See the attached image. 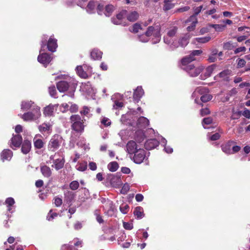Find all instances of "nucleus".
I'll return each instance as SVG.
<instances>
[{"instance_id":"nucleus-1","label":"nucleus","mask_w":250,"mask_h":250,"mask_svg":"<svg viewBox=\"0 0 250 250\" xmlns=\"http://www.w3.org/2000/svg\"><path fill=\"white\" fill-rule=\"evenodd\" d=\"M71 128L77 133H82L84 131L83 121L79 115H73L70 118Z\"/></svg>"},{"instance_id":"nucleus-2","label":"nucleus","mask_w":250,"mask_h":250,"mask_svg":"<svg viewBox=\"0 0 250 250\" xmlns=\"http://www.w3.org/2000/svg\"><path fill=\"white\" fill-rule=\"evenodd\" d=\"M40 107H36L35 109H32L31 111L25 113L21 116V118L24 121H30L36 120L41 116Z\"/></svg>"},{"instance_id":"nucleus-3","label":"nucleus","mask_w":250,"mask_h":250,"mask_svg":"<svg viewBox=\"0 0 250 250\" xmlns=\"http://www.w3.org/2000/svg\"><path fill=\"white\" fill-rule=\"evenodd\" d=\"M202 53L201 50H195L191 52L190 54L184 58L181 61V67L183 68V67L186 66H189L190 63L195 60V56H199Z\"/></svg>"},{"instance_id":"nucleus-4","label":"nucleus","mask_w":250,"mask_h":250,"mask_svg":"<svg viewBox=\"0 0 250 250\" xmlns=\"http://www.w3.org/2000/svg\"><path fill=\"white\" fill-rule=\"evenodd\" d=\"M160 30L161 28L160 26L159 25L155 24L153 26H149L145 33L147 36H149V37L153 36L157 40L156 42H157L160 41L161 36Z\"/></svg>"},{"instance_id":"nucleus-5","label":"nucleus","mask_w":250,"mask_h":250,"mask_svg":"<svg viewBox=\"0 0 250 250\" xmlns=\"http://www.w3.org/2000/svg\"><path fill=\"white\" fill-rule=\"evenodd\" d=\"M185 70L191 77L197 76L203 70V67L199 66L195 67L193 64H189V66H186L182 68Z\"/></svg>"},{"instance_id":"nucleus-6","label":"nucleus","mask_w":250,"mask_h":250,"mask_svg":"<svg viewBox=\"0 0 250 250\" xmlns=\"http://www.w3.org/2000/svg\"><path fill=\"white\" fill-rule=\"evenodd\" d=\"M61 143V137L59 135L54 136L49 143L48 148L52 151H55L59 148Z\"/></svg>"},{"instance_id":"nucleus-7","label":"nucleus","mask_w":250,"mask_h":250,"mask_svg":"<svg viewBox=\"0 0 250 250\" xmlns=\"http://www.w3.org/2000/svg\"><path fill=\"white\" fill-rule=\"evenodd\" d=\"M134 154L133 160L136 164L142 163L146 157V151L143 149L139 148Z\"/></svg>"},{"instance_id":"nucleus-8","label":"nucleus","mask_w":250,"mask_h":250,"mask_svg":"<svg viewBox=\"0 0 250 250\" xmlns=\"http://www.w3.org/2000/svg\"><path fill=\"white\" fill-rule=\"evenodd\" d=\"M104 9H105L104 14L107 17L110 16L114 10V7L111 4H108L104 8L103 5H99L97 8L98 13L102 15V12Z\"/></svg>"},{"instance_id":"nucleus-9","label":"nucleus","mask_w":250,"mask_h":250,"mask_svg":"<svg viewBox=\"0 0 250 250\" xmlns=\"http://www.w3.org/2000/svg\"><path fill=\"white\" fill-rule=\"evenodd\" d=\"M51 60V57L47 53L40 54L38 57V62L42 63L45 67Z\"/></svg>"},{"instance_id":"nucleus-10","label":"nucleus","mask_w":250,"mask_h":250,"mask_svg":"<svg viewBox=\"0 0 250 250\" xmlns=\"http://www.w3.org/2000/svg\"><path fill=\"white\" fill-rule=\"evenodd\" d=\"M11 141V145L10 146L13 149H14L13 146L15 147H19L21 146L22 141V138L21 136L19 134L15 135H13Z\"/></svg>"},{"instance_id":"nucleus-11","label":"nucleus","mask_w":250,"mask_h":250,"mask_svg":"<svg viewBox=\"0 0 250 250\" xmlns=\"http://www.w3.org/2000/svg\"><path fill=\"white\" fill-rule=\"evenodd\" d=\"M103 208L105 211H106V213L108 215L112 216L113 215L115 208L112 201L107 200Z\"/></svg>"},{"instance_id":"nucleus-12","label":"nucleus","mask_w":250,"mask_h":250,"mask_svg":"<svg viewBox=\"0 0 250 250\" xmlns=\"http://www.w3.org/2000/svg\"><path fill=\"white\" fill-rule=\"evenodd\" d=\"M126 150L128 153L133 154L138 151V146L134 141H130L126 144Z\"/></svg>"},{"instance_id":"nucleus-13","label":"nucleus","mask_w":250,"mask_h":250,"mask_svg":"<svg viewBox=\"0 0 250 250\" xmlns=\"http://www.w3.org/2000/svg\"><path fill=\"white\" fill-rule=\"evenodd\" d=\"M36 107H39L32 101H23L21 104V109L24 110H28L30 109H35Z\"/></svg>"},{"instance_id":"nucleus-14","label":"nucleus","mask_w":250,"mask_h":250,"mask_svg":"<svg viewBox=\"0 0 250 250\" xmlns=\"http://www.w3.org/2000/svg\"><path fill=\"white\" fill-rule=\"evenodd\" d=\"M159 144V142L156 139H149L146 142L145 146L146 149H151L158 146Z\"/></svg>"},{"instance_id":"nucleus-15","label":"nucleus","mask_w":250,"mask_h":250,"mask_svg":"<svg viewBox=\"0 0 250 250\" xmlns=\"http://www.w3.org/2000/svg\"><path fill=\"white\" fill-rule=\"evenodd\" d=\"M126 11H123L118 14L116 17H113L111 19L112 22L115 24H122V20L125 15Z\"/></svg>"},{"instance_id":"nucleus-16","label":"nucleus","mask_w":250,"mask_h":250,"mask_svg":"<svg viewBox=\"0 0 250 250\" xmlns=\"http://www.w3.org/2000/svg\"><path fill=\"white\" fill-rule=\"evenodd\" d=\"M208 93V89L205 87H199L196 89L192 94V97H195V102L198 103L197 97L201 95V96L205 93Z\"/></svg>"},{"instance_id":"nucleus-17","label":"nucleus","mask_w":250,"mask_h":250,"mask_svg":"<svg viewBox=\"0 0 250 250\" xmlns=\"http://www.w3.org/2000/svg\"><path fill=\"white\" fill-rule=\"evenodd\" d=\"M144 94V92L142 87L138 86L134 91L133 99L135 101L138 102Z\"/></svg>"},{"instance_id":"nucleus-18","label":"nucleus","mask_w":250,"mask_h":250,"mask_svg":"<svg viewBox=\"0 0 250 250\" xmlns=\"http://www.w3.org/2000/svg\"><path fill=\"white\" fill-rule=\"evenodd\" d=\"M58 106V104H49L45 107L44 109L43 114L45 116H51L53 115L55 110H56Z\"/></svg>"},{"instance_id":"nucleus-19","label":"nucleus","mask_w":250,"mask_h":250,"mask_svg":"<svg viewBox=\"0 0 250 250\" xmlns=\"http://www.w3.org/2000/svg\"><path fill=\"white\" fill-rule=\"evenodd\" d=\"M203 7V5H200V6L195 8L194 9V14L191 16L187 20L186 22H189L191 21H194V22H197L196 16L201 12Z\"/></svg>"},{"instance_id":"nucleus-20","label":"nucleus","mask_w":250,"mask_h":250,"mask_svg":"<svg viewBox=\"0 0 250 250\" xmlns=\"http://www.w3.org/2000/svg\"><path fill=\"white\" fill-rule=\"evenodd\" d=\"M31 148V143L30 141L25 140H24L23 143L21 146V152L24 154H26L28 153Z\"/></svg>"},{"instance_id":"nucleus-21","label":"nucleus","mask_w":250,"mask_h":250,"mask_svg":"<svg viewBox=\"0 0 250 250\" xmlns=\"http://www.w3.org/2000/svg\"><path fill=\"white\" fill-rule=\"evenodd\" d=\"M57 47V40L52 37H50L47 43V48L48 50L53 52H55Z\"/></svg>"},{"instance_id":"nucleus-22","label":"nucleus","mask_w":250,"mask_h":250,"mask_svg":"<svg viewBox=\"0 0 250 250\" xmlns=\"http://www.w3.org/2000/svg\"><path fill=\"white\" fill-rule=\"evenodd\" d=\"M64 201L68 204L71 203L75 197V194L71 191H66L64 192Z\"/></svg>"},{"instance_id":"nucleus-23","label":"nucleus","mask_w":250,"mask_h":250,"mask_svg":"<svg viewBox=\"0 0 250 250\" xmlns=\"http://www.w3.org/2000/svg\"><path fill=\"white\" fill-rule=\"evenodd\" d=\"M12 156V151L8 149H4L1 153V159L3 161L5 160H10Z\"/></svg>"},{"instance_id":"nucleus-24","label":"nucleus","mask_w":250,"mask_h":250,"mask_svg":"<svg viewBox=\"0 0 250 250\" xmlns=\"http://www.w3.org/2000/svg\"><path fill=\"white\" fill-rule=\"evenodd\" d=\"M69 86V83L66 81H60L57 84V87L61 92L66 91Z\"/></svg>"},{"instance_id":"nucleus-25","label":"nucleus","mask_w":250,"mask_h":250,"mask_svg":"<svg viewBox=\"0 0 250 250\" xmlns=\"http://www.w3.org/2000/svg\"><path fill=\"white\" fill-rule=\"evenodd\" d=\"M38 129L42 133L45 132L50 133L52 130V125L49 124L44 123L38 126Z\"/></svg>"},{"instance_id":"nucleus-26","label":"nucleus","mask_w":250,"mask_h":250,"mask_svg":"<svg viewBox=\"0 0 250 250\" xmlns=\"http://www.w3.org/2000/svg\"><path fill=\"white\" fill-rule=\"evenodd\" d=\"M164 42L167 44L170 45L172 48H175L178 47L177 42L172 40V38L166 35L164 37Z\"/></svg>"},{"instance_id":"nucleus-27","label":"nucleus","mask_w":250,"mask_h":250,"mask_svg":"<svg viewBox=\"0 0 250 250\" xmlns=\"http://www.w3.org/2000/svg\"><path fill=\"white\" fill-rule=\"evenodd\" d=\"M233 142H228L221 146L222 151L226 154H229L232 153L231 147Z\"/></svg>"},{"instance_id":"nucleus-28","label":"nucleus","mask_w":250,"mask_h":250,"mask_svg":"<svg viewBox=\"0 0 250 250\" xmlns=\"http://www.w3.org/2000/svg\"><path fill=\"white\" fill-rule=\"evenodd\" d=\"M149 125L148 120L144 117H141L138 120L137 126L139 128H144L147 126Z\"/></svg>"},{"instance_id":"nucleus-29","label":"nucleus","mask_w":250,"mask_h":250,"mask_svg":"<svg viewBox=\"0 0 250 250\" xmlns=\"http://www.w3.org/2000/svg\"><path fill=\"white\" fill-rule=\"evenodd\" d=\"M40 136V135L37 134L35 136L33 140L34 146L37 149H41L44 146V143L42 140L38 138V137Z\"/></svg>"},{"instance_id":"nucleus-30","label":"nucleus","mask_w":250,"mask_h":250,"mask_svg":"<svg viewBox=\"0 0 250 250\" xmlns=\"http://www.w3.org/2000/svg\"><path fill=\"white\" fill-rule=\"evenodd\" d=\"M173 0H164L163 9L165 11L169 10L175 6V4L173 3Z\"/></svg>"},{"instance_id":"nucleus-31","label":"nucleus","mask_w":250,"mask_h":250,"mask_svg":"<svg viewBox=\"0 0 250 250\" xmlns=\"http://www.w3.org/2000/svg\"><path fill=\"white\" fill-rule=\"evenodd\" d=\"M41 171L42 174L46 177H49L51 176L52 171L50 168L47 166H43L41 167Z\"/></svg>"},{"instance_id":"nucleus-32","label":"nucleus","mask_w":250,"mask_h":250,"mask_svg":"<svg viewBox=\"0 0 250 250\" xmlns=\"http://www.w3.org/2000/svg\"><path fill=\"white\" fill-rule=\"evenodd\" d=\"M190 37L189 35H186L184 36L183 37L180 38L177 42V44L179 46L181 47L186 46L188 43V40Z\"/></svg>"},{"instance_id":"nucleus-33","label":"nucleus","mask_w":250,"mask_h":250,"mask_svg":"<svg viewBox=\"0 0 250 250\" xmlns=\"http://www.w3.org/2000/svg\"><path fill=\"white\" fill-rule=\"evenodd\" d=\"M102 52L98 49H94L91 52V57L94 60H100L102 58Z\"/></svg>"},{"instance_id":"nucleus-34","label":"nucleus","mask_w":250,"mask_h":250,"mask_svg":"<svg viewBox=\"0 0 250 250\" xmlns=\"http://www.w3.org/2000/svg\"><path fill=\"white\" fill-rule=\"evenodd\" d=\"M134 214L138 219L143 218L144 216L143 208L141 207H137L135 208Z\"/></svg>"},{"instance_id":"nucleus-35","label":"nucleus","mask_w":250,"mask_h":250,"mask_svg":"<svg viewBox=\"0 0 250 250\" xmlns=\"http://www.w3.org/2000/svg\"><path fill=\"white\" fill-rule=\"evenodd\" d=\"M81 88L83 91L87 93H90L92 90V87L89 82L85 83H82Z\"/></svg>"},{"instance_id":"nucleus-36","label":"nucleus","mask_w":250,"mask_h":250,"mask_svg":"<svg viewBox=\"0 0 250 250\" xmlns=\"http://www.w3.org/2000/svg\"><path fill=\"white\" fill-rule=\"evenodd\" d=\"M138 13L136 11H132L128 14L127 16V19L130 21H134L138 19Z\"/></svg>"},{"instance_id":"nucleus-37","label":"nucleus","mask_w":250,"mask_h":250,"mask_svg":"<svg viewBox=\"0 0 250 250\" xmlns=\"http://www.w3.org/2000/svg\"><path fill=\"white\" fill-rule=\"evenodd\" d=\"M64 162L62 160L57 159L54 162V167L57 170L62 168L64 166Z\"/></svg>"},{"instance_id":"nucleus-38","label":"nucleus","mask_w":250,"mask_h":250,"mask_svg":"<svg viewBox=\"0 0 250 250\" xmlns=\"http://www.w3.org/2000/svg\"><path fill=\"white\" fill-rule=\"evenodd\" d=\"M77 73L78 75L83 78H86L87 77V74L83 70L82 66H78L76 68Z\"/></svg>"},{"instance_id":"nucleus-39","label":"nucleus","mask_w":250,"mask_h":250,"mask_svg":"<svg viewBox=\"0 0 250 250\" xmlns=\"http://www.w3.org/2000/svg\"><path fill=\"white\" fill-rule=\"evenodd\" d=\"M107 167H108V169L110 171L114 172L118 169L119 166H118V164L117 162H112L110 163L108 165Z\"/></svg>"},{"instance_id":"nucleus-40","label":"nucleus","mask_w":250,"mask_h":250,"mask_svg":"<svg viewBox=\"0 0 250 250\" xmlns=\"http://www.w3.org/2000/svg\"><path fill=\"white\" fill-rule=\"evenodd\" d=\"M230 71L229 70H225L219 74L218 76L222 78L224 80H228L229 76L230 74Z\"/></svg>"},{"instance_id":"nucleus-41","label":"nucleus","mask_w":250,"mask_h":250,"mask_svg":"<svg viewBox=\"0 0 250 250\" xmlns=\"http://www.w3.org/2000/svg\"><path fill=\"white\" fill-rule=\"evenodd\" d=\"M177 29L178 28L177 27L174 26L171 27L167 32V35L172 38L176 35Z\"/></svg>"},{"instance_id":"nucleus-42","label":"nucleus","mask_w":250,"mask_h":250,"mask_svg":"<svg viewBox=\"0 0 250 250\" xmlns=\"http://www.w3.org/2000/svg\"><path fill=\"white\" fill-rule=\"evenodd\" d=\"M212 98V96L211 95L207 93L201 96L200 100L202 102L206 103L210 101Z\"/></svg>"},{"instance_id":"nucleus-43","label":"nucleus","mask_w":250,"mask_h":250,"mask_svg":"<svg viewBox=\"0 0 250 250\" xmlns=\"http://www.w3.org/2000/svg\"><path fill=\"white\" fill-rule=\"evenodd\" d=\"M5 203L8 205V210L10 211L11 210V206L15 204L14 199L13 198L9 197L6 199Z\"/></svg>"},{"instance_id":"nucleus-44","label":"nucleus","mask_w":250,"mask_h":250,"mask_svg":"<svg viewBox=\"0 0 250 250\" xmlns=\"http://www.w3.org/2000/svg\"><path fill=\"white\" fill-rule=\"evenodd\" d=\"M211 38L209 36H207L202 38H196L195 40L199 43H205L208 42Z\"/></svg>"},{"instance_id":"nucleus-45","label":"nucleus","mask_w":250,"mask_h":250,"mask_svg":"<svg viewBox=\"0 0 250 250\" xmlns=\"http://www.w3.org/2000/svg\"><path fill=\"white\" fill-rule=\"evenodd\" d=\"M69 187L73 190H76L79 187V183L77 181H73L70 183Z\"/></svg>"},{"instance_id":"nucleus-46","label":"nucleus","mask_w":250,"mask_h":250,"mask_svg":"<svg viewBox=\"0 0 250 250\" xmlns=\"http://www.w3.org/2000/svg\"><path fill=\"white\" fill-rule=\"evenodd\" d=\"M120 210L123 214H126L129 210V206L127 204H123L120 207Z\"/></svg>"},{"instance_id":"nucleus-47","label":"nucleus","mask_w":250,"mask_h":250,"mask_svg":"<svg viewBox=\"0 0 250 250\" xmlns=\"http://www.w3.org/2000/svg\"><path fill=\"white\" fill-rule=\"evenodd\" d=\"M129 188L130 186L129 184L127 183H125L123 186L120 192L123 194H126L129 190Z\"/></svg>"},{"instance_id":"nucleus-48","label":"nucleus","mask_w":250,"mask_h":250,"mask_svg":"<svg viewBox=\"0 0 250 250\" xmlns=\"http://www.w3.org/2000/svg\"><path fill=\"white\" fill-rule=\"evenodd\" d=\"M213 71V67L212 66L208 67L205 70V75L206 77H209Z\"/></svg>"},{"instance_id":"nucleus-49","label":"nucleus","mask_w":250,"mask_h":250,"mask_svg":"<svg viewBox=\"0 0 250 250\" xmlns=\"http://www.w3.org/2000/svg\"><path fill=\"white\" fill-rule=\"evenodd\" d=\"M54 203L56 207H60L62 203V199L61 198L56 196L54 198Z\"/></svg>"},{"instance_id":"nucleus-50","label":"nucleus","mask_w":250,"mask_h":250,"mask_svg":"<svg viewBox=\"0 0 250 250\" xmlns=\"http://www.w3.org/2000/svg\"><path fill=\"white\" fill-rule=\"evenodd\" d=\"M49 92L51 97L54 98L55 97V95L56 94V90L54 85L51 86L49 87Z\"/></svg>"},{"instance_id":"nucleus-51","label":"nucleus","mask_w":250,"mask_h":250,"mask_svg":"<svg viewBox=\"0 0 250 250\" xmlns=\"http://www.w3.org/2000/svg\"><path fill=\"white\" fill-rule=\"evenodd\" d=\"M141 29V25L138 23H135L131 27L130 30L134 33H137L139 32V29Z\"/></svg>"},{"instance_id":"nucleus-52","label":"nucleus","mask_w":250,"mask_h":250,"mask_svg":"<svg viewBox=\"0 0 250 250\" xmlns=\"http://www.w3.org/2000/svg\"><path fill=\"white\" fill-rule=\"evenodd\" d=\"M95 5L93 1H89L87 6V11L90 13L95 8Z\"/></svg>"},{"instance_id":"nucleus-53","label":"nucleus","mask_w":250,"mask_h":250,"mask_svg":"<svg viewBox=\"0 0 250 250\" xmlns=\"http://www.w3.org/2000/svg\"><path fill=\"white\" fill-rule=\"evenodd\" d=\"M57 216L58 214L57 213L52 212V211L51 210L48 214L47 219L48 220L50 221Z\"/></svg>"},{"instance_id":"nucleus-54","label":"nucleus","mask_w":250,"mask_h":250,"mask_svg":"<svg viewBox=\"0 0 250 250\" xmlns=\"http://www.w3.org/2000/svg\"><path fill=\"white\" fill-rule=\"evenodd\" d=\"M87 168V164L86 163L80 164L77 166V169L81 171H83Z\"/></svg>"},{"instance_id":"nucleus-55","label":"nucleus","mask_w":250,"mask_h":250,"mask_svg":"<svg viewBox=\"0 0 250 250\" xmlns=\"http://www.w3.org/2000/svg\"><path fill=\"white\" fill-rule=\"evenodd\" d=\"M212 122V119L210 117L205 118L203 119L202 124L204 126V125H209ZM205 128L206 127L204 126Z\"/></svg>"},{"instance_id":"nucleus-56","label":"nucleus","mask_w":250,"mask_h":250,"mask_svg":"<svg viewBox=\"0 0 250 250\" xmlns=\"http://www.w3.org/2000/svg\"><path fill=\"white\" fill-rule=\"evenodd\" d=\"M211 26L213 27L217 31H221L224 29V28L225 27V25L221 24H212Z\"/></svg>"},{"instance_id":"nucleus-57","label":"nucleus","mask_w":250,"mask_h":250,"mask_svg":"<svg viewBox=\"0 0 250 250\" xmlns=\"http://www.w3.org/2000/svg\"><path fill=\"white\" fill-rule=\"evenodd\" d=\"M149 37L146 35V33L139 37L140 41L144 42H147L149 40Z\"/></svg>"},{"instance_id":"nucleus-58","label":"nucleus","mask_w":250,"mask_h":250,"mask_svg":"<svg viewBox=\"0 0 250 250\" xmlns=\"http://www.w3.org/2000/svg\"><path fill=\"white\" fill-rule=\"evenodd\" d=\"M246 61L243 59H239L237 63V67L242 68L246 64Z\"/></svg>"},{"instance_id":"nucleus-59","label":"nucleus","mask_w":250,"mask_h":250,"mask_svg":"<svg viewBox=\"0 0 250 250\" xmlns=\"http://www.w3.org/2000/svg\"><path fill=\"white\" fill-rule=\"evenodd\" d=\"M123 226L125 229L128 230H131L133 228L132 224L128 222H124Z\"/></svg>"},{"instance_id":"nucleus-60","label":"nucleus","mask_w":250,"mask_h":250,"mask_svg":"<svg viewBox=\"0 0 250 250\" xmlns=\"http://www.w3.org/2000/svg\"><path fill=\"white\" fill-rule=\"evenodd\" d=\"M209 113H210V111H209V109L208 108H203L200 110V114L202 116H204L206 115H208Z\"/></svg>"},{"instance_id":"nucleus-61","label":"nucleus","mask_w":250,"mask_h":250,"mask_svg":"<svg viewBox=\"0 0 250 250\" xmlns=\"http://www.w3.org/2000/svg\"><path fill=\"white\" fill-rule=\"evenodd\" d=\"M246 50V48L245 46H241L235 49L234 50V53L235 54H238L241 52H245Z\"/></svg>"},{"instance_id":"nucleus-62","label":"nucleus","mask_w":250,"mask_h":250,"mask_svg":"<svg viewBox=\"0 0 250 250\" xmlns=\"http://www.w3.org/2000/svg\"><path fill=\"white\" fill-rule=\"evenodd\" d=\"M223 47L225 49L230 50L232 47V43L230 42L224 43Z\"/></svg>"},{"instance_id":"nucleus-63","label":"nucleus","mask_w":250,"mask_h":250,"mask_svg":"<svg viewBox=\"0 0 250 250\" xmlns=\"http://www.w3.org/2000/svg\"><path fill=\"white\" fill-rule=\"evenodd\" d=\"M69 107V104H61V106H60V109H61V110L62 112H65L67 109H68Z\"/></svg>"},{"instance_id":"nucleus-64","label":"nucleus","mask_w":250,"mask_h":250,"mask_svg":"<svg viewBox=\"0 0 250 250\" xmlns=\"http://www.w3.org/2000/svg\"><path fill=\"white\" fill-rule=\"evenodd\" d=\"M220 137V135L218 133H216L212 135H211L210 137V139L212 141H216L218 140Z\"/></svg>"}]
</instances>
